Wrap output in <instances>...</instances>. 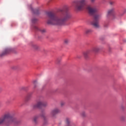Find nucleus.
I'll list each match as a JSON object with an SVG mask.
<instances>
[{"label":"nucleus","instance_id":"1","mask_svg":"<svg viewBox=\"0 0 126 126\" xmlns=\"http://www.w3.org/2000/svg\"><path fill=\"white\" fill-rule=\"evenodd\" d=\"M69 7L65 6L63 10H60L61 13L56 16L55 13L52 12H48L46 13L47 15V24L50 25H63L64 22L67 21L71 18V15L69 12Z\"/></svg>","mask_w":126,"mask_h":126},{"label":"nucleus","instance_id":"2","mask_svg":"<svg viewBox=\"0 0 126 126\" xmlns=\"http://www.w3.org/2000/svg\"><path fill=\"white\" fill-rule=\"evenodd\" d=\"M87 11L90 14L94 16V20L92 22V25L94 27V28H99L100 26L99 25V19L101 18V14H96L99 10L96 6H91V5H88L86 7Z\"/></svg>","mask_w":126,"mask_h":126},{"label":"nucleus","instance_id":"3","mask_svg":"<svg viewBox=\"0 0 126 126\" xmlns=\"http://www.w3.org/2000/svg\"><path fill=\"white\" fill-rule=\"evenodd\" d=\"M4 122L6 126H8L11 124H16L17 119L12 116L10 113H8L0 118V125H2V123Z\"/></svg>","mask_w":126,"mask_h":126},{"label":"nucleus","instance_id":"4","mask_svg":"<svg viewBox=\"0 0 126 126\" xmlns=\"http://www.w3.org/2000/svg\"><path fill=\"white\" fill-rule=\"evenodd\" d=\"M87 2V0H79L77 1L75 6V9L78 11L83 10L85 3Z\"/></svg>","mask_w":126,"mask_h":126},{"label":"nucleus","instance_id":"5","mask_svg":"<svg viewBox=\"0 0 126 126\" xmlns=\"http://www.w3.org/2000/svg\"><path fill=\"white\" fill-rule=\"evenodd\" d=\"M61 112V110L58 108H54L52 110H51L50 112V115L52 118H55L56 117V115H57V114H59Z\"/></svg>","mask_w":126,"mask_h":126},{"label":"nucleus","instance_id":"6","mask_svg":"<svg viewBox=\"0 0 126 126\" xmlns=\"http://www.w3.org/2000/svg\"><path fill=\"white\" fill-rule=\"evenodd\" d=\"M44 99L39 100L36 104L33 105V109H36V108H41L43 105V102Z\"/></svg>","mask_w":126,"mask_h":126},{"label":"nucleus","instance_id":"7","mask_svg":"<svg viewBox=\"0 0 126 126\" xmlns=\"http://www.w3.org/2000/svg\"><path fill=\"white\" fill-rule=\"evenodd\" d=\"M12 51V49L11 48H6L0 54V57H4L5 55H7V54H9Z\"/></svg>","mask_w":126,"mask_h":126},{"label":"nucleus","instance_id":"8","mask_svg":"<svg viewBox=\"0 0 126 126\" xmlns=\"http://www.w3.org/2000/svg\"><path fill=\"white\" fill-rule=\"evenodd\" d=\"M113 12H115V9L111 8L108 10L106 14V17H107V18H109V17H110V16H111L112 14H113Z\"/></svg>","mask_w":126,"mask_h":126},{"label":"nucleus","instance_id":"9","mask_svg":"<svg viewBox=\"0 0 126 126\" xmlns=\"http://www.w3.org/2000/svg\"><path fill=\"white\" fill-rule=\"evenodd\" d=\"M93 32V30L91 29H87L85 31V34L86 35H89V34H91Z\"/></svg>","mask_w":126,"mask_h":126},{"label":"nucleus","instance_id":"10","mask_svg":"<svg viewBox=\"0 0 126 126\" xmlns=\"http://www.w3.org/2000/svg\"><path fill=\"white\" fill-rule=\"evenodd\" d=\"M100 48L99 47H94L93 48L92 51L94 52V53H97V52H99L100 51Z\"/></svg>","mask_w":126,"mask_h":126},{"label":"nucleus","instance_id":"11","mask_svg":"<svg viewBox=\"0 0 126 126\" xmlns=\"http://www.w3.org/2000/svg\"><path fill=\"white\" fill-rule=\"evenodd\" d=\"M90 50H88L86 51H85L83 52V55L85 58H87V57H88V55H89V54H90Z\"/></svg>","mask_w":126,"mask_h":126},{"label":"nucleus","instance_id":"12","mask_svg":"<svg viewBox=\"0 0 126 126\" xmlns=\"http://www.w3.org/2000/svg\"><path fill=\"white\" fill-rule=\"evenodd\" d=\"M31 9L32 11V12H33V13H34L35 14H38L39 13V10L37 9H33V8L31 7Z\"/></svg>","mask_w":126,"mask_h":126},{"label":"nucleus","instance_id":"13","mask_svg":"<svg viewBox=\"0 0 126 126\" xmlns=\"http://www.w3.org/2000/svg\"><path fill=\"white\" fill-rule=\"evenodd\" d=\"M32 49H34V50H38V49H39V46L35 44H32Z\"/></svg>","mask_w":126,"mask_h":126},{"label":"nucleus","instance_id":"14","mask_svg":"<svg viewBox=\"0 0 126 126\" xmlns=\"http://www.w3.org/2000/svg\"><path fill=\"white\" fill-rule=\"evenodd\" d=\"M41 116L44 120V122L43 123V125H46V123H47V122L46 121V117H45V114L42 112V113L41 114Z\"/></svg>","mask_w":126,"mask_h":126},{"label":"nucleus","instance_id":"15","mask_svg":"<svg viewBox=\"0 0 126 126\" xmlns=\"http://www.w3.org/2000/svg\"><path fill=\"white\" fill-rule=\"evenodd\" d=\"M65 123L67 126H69V124L70 123V119L69 118H66Z\"/></svg>","mask_w":126,"mask_h":126},{"label":"nucleus","instance_id":"16","mask_svg":"<svg viewBox=\"0 0 126 126\" xmlns=\"http://www.w3.org/2000/svg\"><path fill=\"white\" fill-rule=\"evenodd\" d=\"M47 106H48V103L43 100V101L42 102V107H47Z\"/></svg>","mask_w":126,"mask_h":126},{"label":"nucleus","instance_id":"17","mask_svg":"<svg viewBox=\"0 0 126 126\" xmlns=\"http://www.w3.org/2000/svg\"><path fill=\"white\" fill-rule=\"evenodd\" d=\"M33 85H34V88H36L38 85V82L37 81L35 80L33 81Z\"/></svg>","mask_w":126,"mask_h":126},{"label":"nucleus","instance_id":"18","mask_svg":"<svg viewBox=\"0 0 126 126\" xmlns=\"http://www.w3.org/2000/svg\"><path fill=\"white\" fill-rule=\"evenodd\" d=\"M69 43V40L66 39H64V43L66 45H67Z\"/></svg>","mask_w":126,"mask_h":126},{"label":"nucleus","instance_id":"19","mask_svg":"<svg viewBox=\"0 0 126 126\" xmlns=\"http://www.w3.org/2000/svg\"><path fill=\"white\" fill-rule=\"evenodd\" d=\"M33 29H34V30H36V31H39V30H40L39 29V28H38V27H37L36 26H33Z\"/></svg>","mask_w":126,"mask_h":126},{"label":"nucleus","instance_id":"20","mask_svg":"<svg viewBox=\"0 0 126 126\" xmlns=\"http://www.w3.org/2000/svg\"><path fill=\"white\" fill-rule=\"evenodd\" d=\"M81 115L82 117H86V113L84 111L82 112L81 113Z\"/></svg>","mask_w":126,"mask_h":126},{"label":"nucleus","instance_id":"21","mask_svg":"<svg viewBox=\"0 0 126 126\" xmlns=\"http://www.w3.org/2000/svg\"><path fill=\"white\" fill-rule=\"evenodd\" d=\"M37 120H38V117H35L33 118V121L35 124H37Z\"/></svg>","mask_w":126,"mask_h":126},{"label":"nucleus","instance_id":"22","mask_svg":"<svg viewBox=\"0 0 126 126\" xmlns=\"http://www.w3.org/2000/svg\"><path fill=\"white\" fill-rule=\"evenodd\" d=\"M32 23H36L37 22V19L34 18L32 20Z\"/></svg>","mask_w":126,"mask_h":126},{"label":"nucleus","instance_id":"23","mask_svg":"<svg viewBox=\"0 0 126 126\" xmlns=\"http://www.w3.org/2000/svg\"><path fill=\"white\" fill-rule=\"evenodd\" d=\"M30 98H31V95L30 94H28L27 96V100H29V99H30Z\"/></svg>","mask_w":126,"mask_h":126},{"label":"nucleus","instance_id":"24","mask_svg":"<svg viewBox=\"0 0 126 126\" xmlns=\"http://www.w3.org/2000/svg\"><path fill=\"white\" fill-rule=\"evenodd\" d=\"M40 32H41V33H45V32H46V30L45 29L40 30Z\"/></svg>","mask_w":126,"mask_h":126},{"label":"nucleus","instance_id":"25","mask_svg":"<svg viewBox=\"0 0 126 126\" xmlns=\"http://www.w3.org/2000/svg\"><path fill=\"white\" fill-rule=\"evenodd\" d=\"M64 102H61V106L63 107V106H64Z\"/></svg>","mask_w":126,"mask_h":126},{"label":"nucleus","instance_id":"26","mask_svg":"<svg viewBox=\"0 0 126 126\" xmlns=\"http://www.w3.org/2000/svg\"><path fill=\"white\" fill-rule=\"evenodd\" d=\"M16 68H17V67L16 66H12V69H16Z\"/></svg>","mask_w":126,"mask_h":126},{"label":"nucleus","instance_id":"27","mask_svg":"<svg viewBox=\"0 0 126 126\" xmlns=\"http://www.w3.org/2000/svg\"><path fill=\"white\" fill-rule=\"evenodd\" d=\"M56 62H57V63H60V62H61V60H59V59H57V61H56Z\"/></svg>","mask_w":126,"mask_h":126},{"label":"nucleus","instance_id":"28","mask_svg":"<svg viewBox=\"0 0 126 126\" xmlns=\"http://www.w3.org/2000/svg\"><path fill=\"white\" fill-rule=\"evenodd\" d=\"M95 0H91V1L93 3L94 2H95Z\"/></svg>","mask_w":126,"mask_h":126},{"label":"nucleus","instance_id":"29","mask_svg":"<svg viewBox=\"0 0 126 126\" xmlns=\"http://www.w3.org/2000/svg\"><path fill=\"white\" fill-rule=\"evenodd\" d=\"M24 89H25V87H22V90H24Z\"/></svg>","mask_w":126,"mask_h":126},{"label":"nucleus","instance_id":"30","mask_svg":"<svg viewBox=\"0 0 126 126\" xmlns=\"http://www.w3.org/2000/svg\"><path fill=\"white\" fill-rule=\"evenodd\" d=\"M114 3V2H110V4H113Z\"/></svg>","mask_w":126,"mask_h":126},{"label":"nucleus","instance_id":"31","mask_svg":"<svg viewBox=\"0 0 126 126\" xmlns=\"http://www.w3.org/2000/svg\"><path fill=\"white\" fill-rule=\"evenodd\" d=\"M1 107V104L0 103V108Z\"/></svg>","mask_w":126,"mask_h":126}]
</instances>
